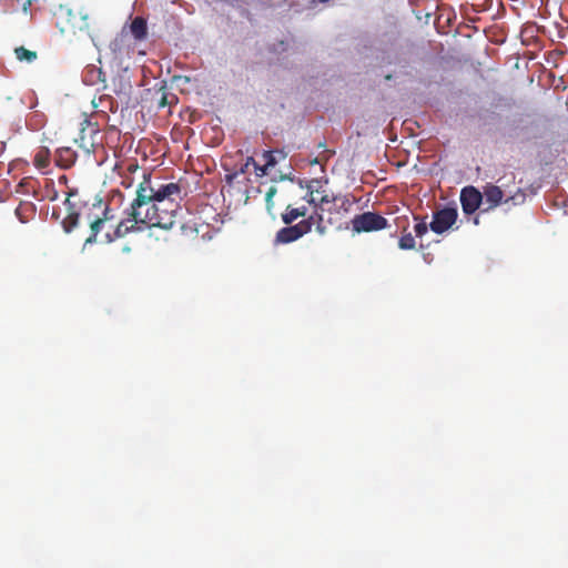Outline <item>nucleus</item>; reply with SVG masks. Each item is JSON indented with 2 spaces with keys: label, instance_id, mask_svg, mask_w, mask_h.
Instances as JSON below:
<instances>
[{
  "label": "nucleus",
  "instance_id": "1",
  "mask_svg": "<svg viewBox=\"0 0 568 568\" xmlns=\"http://www.w3.org/2000/svg\"><path fill=\"white\" fill-rule=\"evenodd\" d=\"M182 191L179 182L153 185L151 174L144 173L136 187L135 199L124 211L126 216L118 223L113 236L106 234L108 241L142 231L144 226L172 229L180 209Z\"/></svg>",
  "mask_w": 568,
  "mask_h": 568
},
{
  "label": "nucleus",
  "instance_id": "2",
  "mask_svg": "<svg viewBox=\"0 0 568 568\" xmlns=\"http://www.w3.org/2000/svg\"><path fill=\"white\" fill-rule=\"evenodd\" d=\"M90 14L84 9H72L61 7L57 17V27L61 33L78 34L85 32L92 37L90 32Z\"/></svg>",
  "mask_w": 568,
  "mask_h": 568
},
{
  "label": "nucleus",
  "instance_id": "3",
  "mask_svg": "<svg viewBox=\"0 0 568 568\" xmlns=\"http://www.w3.org/2000/svg\"><path fill=\"white\" fill-rule=\"evenodd\" d=\"M314 224V216L311 215L307 219L302 220L295 225H287L276 232L275 243L276 244H288L297 241L308 232H311Z\"/></svg>",
  "mask_w": 568,
  "mask_h": 568
},
{
  "label": "nucleus",
  "instance_id": "4",
  "mask_svg": "<svg viewBox=\"0 0 568 568\" xmlns=\"http://www.w3.org/2000/svg\"><path fill=\"white\" fill-rule=\"evenodd\" d=\"M351 223L353 231L356 233L381 231L388 226L387 220L375 212L357 214Z\"/></svg>",
  "mask_w": 568,
  "mask_h": 568
},
{
  "label": "nucleus",
  "instance_id": "5",
  "mask_svg": "<svg viewBox=\"0 0 568 568\" xmlns=\"http://www.w3.org/2000/svg\"><path fill=\"white\" fill-rule=\"evenodd\" d=\"M458 212L455 207H444L434 212L429 229L436 234H443L457 221Z\"/></svg>",
  "mask_w": 568,
  "mask_h": 568
},
{
  "label": "nucleus",
  "instance_id": "6",
  "mask_svg": "<svg viewBox=\"0 0 568 568\" xmlns=\"http://www.w3.org/2000/svg\"><path fill=\"white\" fill-rule=\"evenodd\" d=\"M483 202V194L475 186H465L460 192V203L465 214L475 213Z\"/></svg>",
  "mask_w": 568,
  "mask_h": 568
},
{
  "label": "nucleus",
  "instance_id": "7",
  "mask_svg": "<svg viewBox=\"0 0 568 568\" xmlns=\"http://www.w3.org/2000/svg\"><path fill=\"white\" fill-rule=\"evenodd\" d=\"M77 160V153L71 148H60L55 152V163L63 169L71 168Z\"/></svg>",
  "mask_w": 568,
  "mask_h": 568
},
{
  "label": "nucleus",
  "instance_id": "8",
  "mask_svg": "<svg viewBox=\"0 0 568 568\" xmlns=\"http://www.w3.org/2000/svg\"><path fill=\"white\" fill-rule=\"evenodd\" d=\"M483 199L489 203L488 209L496 207L503 200L504 193L499 186L488 184L484 187Z\"/></svg>",
  "mask_w": 568,
  "mask_h": 568
},
{
  "label": "nucleus",
  "instance_id": "9",
  "mask_svg": "<svg viewBox=\"0 0 568 568\" xmlns=\"http://www.w3.org/2000/svg\"><path fill=\"white\" fill-rule=\"evenodd\" d=\"M307 213L306 206L292 207L288 205L285 212L282 214V221L284 224L290 225L300 217H305Z\"/></svg>",
  "mask_w": 568,
  "mask_h": 568
},
{
  "label": "nucleus",
  "instance_id": "10",
  "mask_svg": "<svg viewBox=\"0 0 568 568\" xmlns=\"http://www.w3.org/2000/svg\"><path fill=\"white\" fill-rule=\"evenodd\" d=\"M131 32L136 40H143L148 34L146 21L142 17H135L130 26Z\"/></svg>",
  "mask_w": 568,
  "mask_h": 568
},
{
  "label": "nucleus",
  "instance_id": "11",
  "mask_svg": "<svg viewBox=\"0 0 568 568\" xmlns=\"http://www.w3.org/2000/svg\"><path fill=\"white\" fill-rule=\"evenodd\" d=\"M33 164L37 169H47L50 164V151L47 148H40L33 158Z\"/></svg>",
  "mask_w": 568,
  "mask_h": 568
},
{
  "label": "nucleus",
  "instance_id": "12",
  "mask_svg": "<svg viewBox=\"0 0 568 568\" xmlns=\"http://www.w3.org/2000/svg\"><path fill=\"white\" fill-rule=\"evenodd\" d=\"M14 213L20 222L27 223L29 217L34 213V205L30 202H21Z\"/></svg>",
  "mask_w": 568,
  "mask_h": 568
},
{
  "label": "nucleus",
  "instance_id": "13",
  "mask_svg": "<svg viewBox=\"0 0 568 568\" xmlns=\"http://www.w3.org/2000/svg\"><path fill=\"white\" fill-rule=\"evenodd\" d=\"M14 54H16V58L20 61V62H28V63H31L33 61L37 60L38 58V53L36 51H32V50H29L24 47H17L14 49Z\"/></svg>",
  "mask_w": 568,
  "mask_h": 568
},
{
  "label": "nucleus",
  "instance_id": "14",
  "mask_svg": "<svg viewBox=\"0 0 568 568\" xmlns=\"http://www.w3.org/2000/svg\"><path fill=\"white\" fill-rule=\"evenodd\" d=\"M85 82L91 85L97 84L99 82L104 83L105 73L101 69L92 67L87 71Z\"/></svg>",
  "mask_w": 568,
  "mask_h": 568
},
{
  "label": "nucleus",
  "instance_id": "15",
  "mask_svg": "<svg viewBox=\"0 0 568 568\" xmlns=\"http://www.w3.org/2000/svg\"><path fill=\"white\" fill-rule=\"evenodd\" d=\"M106 212H108V207H105V210H104V217L103 219L98 217V219H95L94 221L91 222V225H90V227H91V235L85 240V243H93V242H95V237H97L98 233L100 232V230L104 225L105 221L108 220Z\"/></svg>",
  "mask_w": 568,
  "mask_h": 568
},
{
  "label": "nucleus",
  "instance_id": "16",
  "mask_svg": "<svg viewBox=\"0 0 568 568\" xmlns=\"http://www.w3.org/2000/svg\"><path fill=\"white\" fill-rule=\"evenodd\" d=\"M68 215L62 221V226L67 233H70L79 223V213L73 210V206L68 209Z\"/></svg>",
  "mask_w": 568,
  "mask_h": 568
},
{
  "label": "nucleus",
  "instance_id": "17",
  "mask_svg": "<svg viewBox=\"0 0 568 568\" xmlns=\"http://www.w3.org/2000/svg\"><path fill=\"white\" fill-rule=\"evenodd\" d=\"M264 164L258 166L260 172H256L257 176H263L267 173V169L276 164V159L273 151H264L263 154Z\"/></svg>",
  "mask_w": 568,
  "mask_h": 568
},
{
  "label": "nucleus",
  "instance_id": "18",
  "mask_svg": "<svg viewBox=\"0 0 568 568\" xmlns=\"http://www.w3.org/2000/svg\"><path fill=\"white\" fill-rule=\"evenodd\" d=\"M416 246V242H415V239L414 236L412 235L410 232H407V227H404L403 230V235L400 236L399 241H398V247L400 250H414Z\"/></svg>",
  "mask_w": 568,
  "mask_h": 568
},
{
  "label": "nucleus",
  "instance_id": "19",
  "mask_svg": "<svg viewBox=\"0 0 568 568\" xmlns=\"http://www.w3.org/2000/svg\"><path fill=\"white\" fill-rule=\"evenodd\" d=\"M36 180L32 178H23L17 185L16 192L21 194H29L34 192Z\"/></svg>",
  "mask_w": 568,
  "mask_h": 568
},
{
  "label": "nucleus",
  "instance_id": "20",
  "mask_svg": "<svg viewBox=\"0 0 568 568\" xmlns=\"http://www.w3.org/2000/svg\"><path fill=\"white\" fill-rule=\"evenodd\" d=\"M181 231L186 239H195L199 234L197 223L189 221L181 225Z\"/></svg>",
  "mask_w": 568,
  "mask_h": 568
},
{
  "label": "nucleus",
  "instance_id": "21",
  "mask_svg": "<svg viewBox=\"0 0 568 568\" xmlns=\"http://www.w3.org/2000/svg\"><path fill=\"white\" fill-rule=\"evenodd\" d=\"M415 221H417L416 225L414 226V231L417 237L424 236L429 229V224L426 222V217H420L415 215Z\"/></svg>",
  "mask_w": 568,
  "mask_h": 568
},
{
  "label": "nucleus",
  "instance_id": "22",
  "mask_svg": "<svg viewBox=\"0 0 568 568\" xmlns=\"http://www.w3.org/2000/svg\"><path fill=\"white\" fill-rule=\"evenodd\" d=\"M277 190L275 186H271L266 194H265V203H266V210L270 214H272V211H273V207H274V202H273V197L274 195L276 194Z\"/></svg>",
  "mask_w": 568,
  "mask_h": 568
},
{
  "label": "nucleus",
  "instance_id": "23",
  "mask_svg": "<svg viewBox=\"0 0 568 568\" xmlns=\"http://www.w3.org/2000/svg\"><path fill=\"white\" fill-rule=\"evenodd\" d=\"M250 168H245V163H243L239 169H236L232 174H229L226 178L229 181L237 178L241 174H246Z\"/></svg>",
  "mask_w": 568,
  "mask_h": 568
},
{
  "label": "nucleus",
  "instance_id": "24",
  "mask_svg": "<svg viewBox=\"0 0 568 568\" xmlns=\"http://www.w3.org/2000/svg\"><path fill=\"white\" fill-rule=\"evenodd\" d=\"M336 199L334 196H329L328 194H325L321 197L320 202L317 203V207L323 210L324 204H328L334 202Z\"/></svg>",
  "mask_w": 568,
  "mask_h": 568
},
{
  "label": "nucleus",
  "instance_id": "25",
  "mask_svg": "<svg viewBox=\"0 0 568 568\" xmlns=\"http://www.w3.org/2000/svg\"><path fill=\"white\" fill-rule=\"evenodd\" d=\"M77 194H78V191L75 189H71L67 193V197H65L64 204L67 205L68 209H71V206H73V204L71 203V197L75 196Z\"/></svg>",
  "mask_w": 568,
  "mask_h": 568
},
{
  "label": "nucleus",
  "instance_id": "26",
  "mask_svg": "<svg viewBox=\"0 0 568 568\" xmlns=\"http://www.w3.org/2000/svg\"><path fill=\"white\" fill-rule=\"evenodd\" d=\"M170 104H171V102L168 100V94H166V92L163 91L162 95L158 102V108L161 109V108H164Z\"/></svg>",
  "mask_w": 568,
  "mask_h": 568
},
{
  "label": "nucleus",
  "instance_id": "27",
  "mask_svg": "<svg viewBox=\"0 0 568 568\" xmlns=\"http://www.w3.org/2000/svg\"><path fill=\"white\" fill-rule=\"evenodd\" d=\"M251 165L254 168L255 173L260 172L258 166L261 165L254 160V158L248 156L245 161V168H250Z\"/></svg>",
  "mask_w": 568,
  "mask_h": 568
},
{
  "label": "nucleus",
  "instance_id": "28",
  "mask_svg": "<svg viewBox=\"0 0 568 568\" xmlns=\"http://www.w3.org/2000/svg\"><path fill=\"white\" fill-rule=\"evenodd\" d=\"M317 217H318V219H317V220H318V223H317V227H316V230L318 231V233L323 234V233L325 232V226H323V225L321 224V222H322V220H323L322 214H318V213H317Z\"/></svg>",
  "mask_w": 568,
  "mask_h": 568
},
{
  "label": "nucleus",
  "instance_id": "29",
  "mask_svg": "<svg viewBox=\"0 0 568 568\" xmlns=\"http://www.w3.org/2000/svg\"><path fill=\"white\" fill-rule=\"evenodd\" d=\"M308 196H310V197L307 199V202H308L310 204H314V206H315V207H317V203L315 202V199H314V196H313V192H312V191L310 192Z\"/></svg>",
  "mask_w": 568,
  "mask_h": 568
},
{
  "label": "nucleus",
  "instance_id": "30",
  "mask_svg": "<svg viewBox=\"0 0 568 568\" xmlns=\"http://www.w3.org/2000/svg\"><path fill=\"white\" fill-rule=\"evenodd\" d=\"M351 205H352V202L347 197H344L343 202H342V207L347 210V207L351 206Z\"/></svg>",
  "mask_w": 568,
  "mask_h": 568
},
{
  "label": "nucleus",
  "instance_id": "31",
  "mask_svg": "<svg viewBox=\"0 0 568 568\" xmlns=\"http://www.w3.org/2000/svg\"><path fill=\"white\" fill-rule=\"evenodd\" d=\"M67 182H68V178H67L65 175H61V176L59 178V183H60V184H62V183H63V184H67Z\"/></svg>",
  "mask_w": 568,
  "mask_h": 568
},
{
  "label": "nucleus",
  "instance_id": "32",
  "mask_svg": "<svg viewBox=\"0 0 568 568\" xmlns=\"http://www.w3.org/2000/svg\"><path fill=\"white\" fill-rule=\"evenodd\" d=\"M31 1H28L23 4V11H27L31 7Z\"/></svg>",
  "mask_w": 568,
  "mask_h": 568
},
{
  "label": "nucleus",
  "instance_id": "33",
  "mask_svg": "<svg viewBox=\"0 0 568 568\" xmlns=\"http://www.w3.org/2000/svg\"><path fill=\"white\" fill-rule=\"evenodd\" d=\"M4 143L3 142H0V155L3 153L4 151Z\"/></svg>",
  "mask_w": 568,
  "mask_h": 568
},
{
  "label": "nucleus",
  "instance_id": "34",
  "mask_svg": "<svg viewBox=\"0 0 568 568\" xmlns=\"http://www.w3.org/2000/svg\"><path fill=\"white\" fill-rule=\"evenodd\" d=\"M385 79H386V80H390V79H392V75H390V74H387V75L385 77Z\"/></svg>",
  "mask_w": 568,
  "mask_h": 568
},
{
  "label": "nucleus",
  "instance_id": "35",
  "mask_svg": "<svg viewBox=\"0 0 568 568\" xmlns=\"http://www.w3.org/2000/svg\"><path fill=\"white\" fill-rule=\"evenodd\" d=\"M3 165V162L0 161V166Z\"/></svg>",
  "mask_w": 568,
  "mask_h": 568
}]
</instances>
